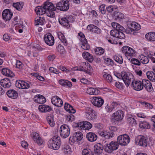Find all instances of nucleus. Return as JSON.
Wrapping results in <instances>:
<instances>
[{
    "instance_id": "obj_1",
    "label": "nucleus",
    "mask_w": 155,
    "mask_h": 155,
    "mask_svg": "<svg viewBox=\"0 0 155 155\" xmlns=\"http://www.w3.org/2000/svg\"><path fill=\"white\" fill-rule=\"evenodd\" d=\"M114 29H116L119 32H125L127 34H132L133 31H138L140 29V26L138 23L134 22L129 21L127 23L126 29L122 26L116 22H113L111 24Z\"/></svg>"
},
{
    "instance_id": "obj_2",
    "label": "nucleus",
    "mask_w": 155,
    "mask_h": 155,
    "mask_svg": "<svg viewBox=\"0 0 155 155\" xmlns=\"http://www.w3.org/2000/svg\"><path fill=\"white\" fill-rule=\"evenodd\" d=\"M61 144L60 137L58 135H55L49 140L48 145V147L51 149L57 150L60 147Z\"/></svg>"
},
{
    "instance_id": "obj_3",
    "label": "nucleus",
    "mask_w": 155,
    "mask_h": 155,
    "mask_svg": "<svg viewBox=\"0 0 155 155\" xmlns=\"http://www.w3.org/2000/svg\"><path fill=\"white\" fill-rule=\"evenodd\" d=\"M84 113L85 118L88 120L94 121L97 119V114L92 108L87 107Z\"/></svg>"
},
{
    "instance_id": "obj_4",
    "label": "nucleus",
    "mask_w": 155,
    "mask_h": 155,
    "mask_svg": "<svg viewBox=\"0 0 155 155\" xmlns=\"http://www.w3.org/2000/svg\"><path fill=\"white\" fill-rule=\"evenodd\" d=\"M124 112L121 110H119L114 113L110 118L111 121L113 123L121 121L124 117Z\"/></svg>"
},
{
    "instance_id": "obj_5",
    "label": "nucleus",
    "mask_w": 155,
    "mask_h": 155,
    "mask_svg": "<svg viewBox=\"0 0 155 155\" xmlns=\"http://www.w3.org/2000/svg\"><path fill=\"white\" fill-rule=\"evenodd\" d=\"M119 144L117 141H113L109 144H106L104 146V149L108 153H111L112 151L117 150L119 147Z\"/></svg>"
},
{
    "instance_id": "obj_6",
    "label": "nucleus",
    "mask_w": 155,
    "mask_h": 155,
    "mask_svg": "<svg viewBox=\"0 0 155 155\" xmlns=\"http://www.w3.org/2000/svg\"><path fill=\"white\" fill-rule=\"evenodd\" d=\"M129 136L127 134L120 135L117 137V142L119 145L124 146L127 145L130 142Z\"/></svg>"
},
{
    "instance_id": "obj_7",
    "label": "nucleus",
    "mask_w": 155,
    "mask_h": 155,
    "mask_svg": "<svg viewBox=\"0 0 155 155\" xmlns=\"http://www.w3.org/2000/svg\"><path fill=\"white\" fill-rule=\"evenodd\" d=\"M121 51L124 54L129 60H130V58L133 57L135 55L134 51V49L127 46H123L121 48Z\"/></svg>"
},
{
    "instance_id": "obj_8",
    "label": "nucleus",
    "mask_w": 155,
    "mask_h": 155,
    "mask_svg": "<svg viewBox=\"0 0 155 155\" xmlns=\"http://www.w3.org/2000/svg\"><path fill=\"white\" fill-rule=\"evenodd\" d=\"M69 8V3L68 0H62L56 4V9L62 11H68Z\"/></svg>"
},
{
    "instance_id": "obj_9",
    "label": "nucleus",
    "mask_w": 155,
    "mask_h": 155,
    "mask_svg": "<svg viewBox=\"0 0 155 155\" xmlns=\"http://www.w3.org/2000/svg\"><path fill=\"white\" fill-rule=\"evenodd\" d=\"M60 133L62 138L67 137L70 134V129L68 126L66 124L62 125L60 128Z\"/></svg>"
},
{
    "instance_id": "obj_10",
    "label": "nucleus",
    "mask_w": 155,
    "mask_h": 155,
    "mask_svg": "<svg viewBox=\"0 0 155 155\" xmlns=\"http://www.w3.org/2000/svg\"><path fill=\"white\" fill-rule=\"evenodd\" d=\"M124 75L123 76L122 80L124 82L126 86L128 87L130 83L133 82L134 80V76L132 74H127L125 72Z\"/></svg>"
},
{
    "instance_id": "obj_11",
    "label": "nucleus",
    "mask_w": 155,
    "mask_h": 155,
    "mask_svg": "<svg viewBox=\"0 0 155 155\" xmlns=\"http://www.w3.org/2000/svg\"><path fill=\"white\" fill-rule=\"evenodd\" d=\"M136 143L140 146L144 147H146L147 146V139L145 137L142 136H139L137 137Z\"/></svg>"
},
{
    "instance_id": "obj_12",
    "label": "nucleus",
    "mask_w": 155,
    "mask_h": 155,
    "mask_svg": "<svg viewBox=\"0 0 155 155\" xmlns=\"http://www.w3.org/2000/svg\"><path fill=\"white\" fill-rule=\"evenodd\" d=\"M110 34L111 36L119 39H124L125 38V36L123 32H119L116 30V29L111 30Z\"/></svg>"
},
{
    "instance_id": "obj_13",
    "label": "nucleus",
    "mask_w": 155,
    "mask_h": 155,
    "mask_svg": "<svg viewBox=\"0 0 155 155\" xmlns=\"http://www.w3.org/2000/svg\"><path fill=\"white\" fill-rule=\"evenodd\" d=\"M13 15V13L11 10L7 9L4 10L2 13L3 19L5 21L10 20Z\"/></svg>"
},
{
    "instance_id": "obj_14",
    "label": "nucleus",
    "mask_w": 155,
    "mask_h": 155,
    "mask_svg": "<svg viewBox=\"0 0 155 155\" xmlns=\"http://www.w3.org/2000/svg\"><path fill=\"white\" fill-rule=\"evenodd\" d=\"M131 86L135 90L140 91L143 88L142 85V81L141 82L140 81H135L132 82Z\"/></svg>"
},
{
    "instance_id": "obj_15",
    "label": "nucleus",
    "mask_w": 155,
    "mask_h": 155,
    "mask_svg": "<svg viewBox=\"0 0 155 155\" xmlns=\"http://www.w3.org/2000/svg\"><path fill=\"white\" fill-rule=\"evenodd\" d=\"M142 85L143 87H144L146 90L149 92L153 91V88L152 87L151 83L148 80L143 79L142 80Z\"/></svg>"
},
{
    "instance_id": "obj_16",
    "label": "nucleus",
    "mask_w": 155,
    "mask_h": 155,
    "mask_svg": "<svg viewBox=\"0 0 155 155\" xmlns=\"http://www.w3.org/2000/svg\"><path fill=\"white\" fill-rule=\"evenodd\" d=\"M51 102L54 105L58 107H61L63 105L62 100L57 96H54L52 97Z\"/></svg>"
},
{
    "instance_id": "obj_17",
    "label": "nucleus",
    "mask_w": 155,
    "mask_h": 155,
    "mask_svg": "<svg viewBox=\"0 0 155 155\" xmlns=\"http://www.w3.org/2000/svg\"><path fill=\"white\" fill-rule=\"evenodd\" d=\"M93 104L95 106L99 107L103 104L104 100L101 97H94L92 101Z\"/></svg>"
},
{
    "instance_id": "obj_18",
    "label": "nucleus",
    "mask_w": 155,
    "mask_h": 155,
    "mask_svg": "<svg viewBox=\"0 0 155 155\" xmlns=\"http://www.w3.org/2000/svg\"><path fill=\"white\" fill-rule=\"evenodd\" d=\"M32 137L34 141L38 145H41L43 143V141L39 134L36 132H34L32 134Z\"/></svg>"
},
{
    "instance_id": "obj_19",
    "label": "nucleus",
    "mask_w": 155,
    "mask_h": 155,
    "mask_svg": "<svg viewBox=\"0 0 155 155\" xmlns=\"http://www.w3.org/2000/svg\"><path fill=\"white\" fill-rule=\"evenodd\" d=\"M0 83L1 85L5 88H9L12 85L11 80L8 78L1 80Z\"/></svg>"
},
{
    "instance_id": "obj_20",
    "label": "nucleus",
    "mask_w": 155,
    "mask_h": 155,
    "mask_svg": "<svg viewBox=\"0 0 155 155\" xmlns=\"http://www.w3.org/2000/svg\"><path fill=\"white\" fill-rule=\"evenodd\" d=\"M43 7L46 10V12L51 10H55L56 7L54 6L52 3L49 2H46L43 4Z\"/></svg>"
},
{
    "instance_id": "obj_21",
    "label": "nucleus",
    "mask_w": 155,
    "mask_h": 155,
    "mask_svg": "<svg viewBox=\"0 0 155 155\" xmlns=\"http://www.w3.org/2000/svg\"><path fill=\"white\" fill-rule=\"evenodd\" d=\"M99 134L104 137L106 139H110L113 137L114 136L115 134L113 133H110L109 131H100L98 132Z\"/></svg>"
},
{
    "instance_id": "obj_22",
    "label": "nucleus",
    "mask_w": 155,
    "mask_h": 155,
    "mask_svg": "<svg viewBox=\"0 0 155 155\" xmlns=\"http://www.w3.org/2000/svg\"><path fill=\"white\" fill-rule=\"evenodd\" d=\"M112 16L115 20L121 21L124 18V15L119 12L115 11L113 13Z\"/></svg>"
},
{
    "instance_id": "obj_23",
    "label": "nucleus",
    "mask_w": 155,
    "mask_h": 155,
    "mask_svg": "<svg viewBox=\"0 0 155 155\" xmlns=\"http://www.w3.org/2000/svg\"><path fill=\"white\" fill-rule=\"evenodd\" d=\"M83 137V135L82 133L80 131L75 132L73 134L72 137H71L69 138V140H71L72 138V139L74 141H80L81 140Z\"/></svg>"
},
{
    "instance_id": "obj_24",
    "label": "nucleus",
    "mask_w": 155,
    "mask_h": 155,
    "mask_svg": "<svg viewBox=\"0 0 155 155\" xmlns=\"http://www.w3.org/2000/svg\"><path fill=\"white\" fill-rule=\"evenodd\" d=\"M8 97L13 99H15L18 96L17 92L14 89H10L6 92Z\"/></svg>"
},
{
    "instance_id": "obj_25",
    "label": "nucleus",
    "mask_w": 155,
    "mask_h": 155,
    "mask_svg": "<svg viewBox=\"0 0 155 155\" xmlns=\"http://www.w3.org/2000/svg\"><path fill=\"white\" fill-rule=\"evenodd\" d=\"M86 138L89 141L93 142L95 141L97 138V135L93 132H89L86 134Z\"/></svg>"
},
{
    "instance_id": "obj_26",
    "label": "nucleus",
    "mask_w": 155,
    "mask_h": 155,
    "mask_svg": "<svg viewBox=\"0 0 155 155\" xmlns=\"http://www.w3.org/2000/svg\"><path fill=\"white\" fill-rule=\"evenodd\" d=\"M2 73L4 75L8 77H13L15 75L13 72L9 69L4 68L2 69Z\"/></svg>"
},
{
    "instance_id": "obj_27",
    "label": "nucleus",
    "mask_w": 155,
    "mask_h": 155,
    "mask_svg": "<svg viewBox=\"0 0 155 155\" xmlns=\"http://www.w3.org/2000/svg\"><path fill=\"white\" fill-rule=\"evenodd\" d=\"M38 109L41 112H47L52 110L51 107L45 104L39 105L38 107Z\"/></svg>"
},
{
    "instance_id": "obj_28",
    "label": "nucleus",
    "mask_w": 155,
    "mask_h": 155,
    "mask_svg": "<svg viewBox=\"0 0 155 155\" xmlns=\"http://www.w3.org/2000/svg\"><path fill=\"white\" fill-rule=\"evenodd\" d=\"M35 98H37V99L36 98L35 99V101L37 103L44 104L45 103L46 101L45 97L43 95L40 94L36 95Z\"/></svg>"
},
{
    "instance_id": "obj_29",
    "label": "nucleus",
    "mask_w": 155,
    "mask_h": 155,
    "mask_svg": "<svg viewBox=\"0 0 155 155\" xmlns=\"http://www.w3.org/2000/svg\"><path fill=\"white\" fill-rule=\"evenodd\" d=\"M62 150L66 155H70L71 153V148L67 144H65L62 146Z\"/></svg>"
},
{
    "instance_id": "obj_30",
    "label": "nucleus",
    "mask_w": 155,
    "mask_h": 155,
    "mask_svg": "<svg viewBox=\"0 0 155 155\" xmlns=\"http://www.w3.org/2000/svg\"><path fill=\"white\" fill-rule=\"evenodd\" d=\"M94 153L96 154L100 155L102 153L103 147L100 143L94 146Z\"/></svg>"
},
{
    "instance_id": "obj_31",
    "label": "nucleus",
    "mask_w": 155,
    "mask_h": 155,
    "mask_svg": "<svg viewBox=\"0 0 155 155\" xmlns=\"http://www.w3.org/2000/svg\"><path fill=\"white\" fill-rule=\"evenodd\" d=\"M35 11L37 15H41L40 16H43L46 13V10L43 7L38 6L35 8Z\"/></svg>"
},
{
    "instance_id": "obj_32",
    "label": "nucleus",
    "mask_w": 155,
    "mask_h": 155,
    "mask_svg": "<svg viewBox=\"0 0 155 155\" xmlns=\"http://www.w3.org/2000/svg\"><path fill=\"white\" fill-rule=\"evenodd\" d=\"M59 84L64 87H71L72 86V83L67 80L64 79H61L59 81Z\"/></svg>"
},
{
    "instance_id": "obj_33",
    "label": "nucleus",
    "mask_w": 155,
    "mask_h": 155,
    "mask_svg": "<svg viewBox=\"0 0 155 155\" xmlns=\"http://www.w3.org/2000/svg\"><path fill=\"white\" fill-rule=\"evenodd\" d=\"M82 55L85 59L88 61L90 62H91L94 60L93 57L92 55L87 52H83Z\"/></svg>"
},
{
    "instance_id": "obj_34",
    "label": "nucleus",
    "mask_w": 155,
    "mask_h": 155,
    "mask_svg": "<svg viewBox=\"0 0 155 155\" xmlns=\"http://www.w3.org/2000/svg\"><path fill=\"white\" fill-rule=\"evenodd\" d=\"M100 91L97 88L89 87L87 88V93L91 95H96L100 93Z\"/></svg>"
},
{
    "instance_id": "obj_35",
    "label": "nucleus",
    "mask_w": 155,
    "mask_h": 155,
    "mask_svg": "<svg viewBox=\"0 0 155 155\" xmlns=\"http://www.w3.org/2000/svg\"><path fill=\"white\" fill-rule=\"evenodd\" d=\"M64 108L67 111L70 113L74 114L76 112V110L74 109L72 106L68 103H65Z\"/></svg>"
},
{
    "instance_id": "obj_36",
    "label": "nucleus",
    "mask_w": 155,
    "mask_h": 155,
    "mask_svg": "<svg viewBox=\"0 0 155 155\" xmlns=\"http://www.w3.org/2000/svg\"><path fill=\"white\" fill-rule=\"evenodd\" d=\"M81 47L85 50H88L90 48V46L87 43V39H80Z\"/></svg>"
},
{
    "instance_id": "obj_37",
    "label": "nucleus",
    "mask_w": 155,
    "mask_h": 155,
    "mask_svg": "<svg viewBox=\"0 0 155 155\" xmlns=\"http://www.w3.org/2000/svg\"><path fill=\"white\" fill-rule=\"evenodd\" d=\"M59 22L62 25L68 28L70 27L69 23L68 22L66 17L59 18L58 19Z\"/></svg>"
},
{
    "instance_id": "obj_38",
    "label": "nucleus",
    "mask_w": 155,
    "mask_h": 155,
    "mask_svg": "<svg viewBox=\"0 0 155 155\" xmlns=\"http://www.w3.org/2000/svg\"><path fill=\"white\" fill-rule=\"evenodd\" d=\"M35 20V25H42L45 23V18L43 16H40L38 18H36Z\"/></svg>"
},
{
    "instance_id": "obj_39",
    "label": "nucleus",
    "mask_w": 155,
    "mask_h": 155,
    "mask_svg": "<svg viewBox=\"0 0 155 155\" xmlns=\"http://www.w3.org/2000/svg\"><path fill=\"white\" fill-rule=\"evenodd\" d=\"M54 116L52 114H50L46 118L47 121L51 127H53L55 125L54 121Z\"/></svg>"
},
{
    "instance_id": "obj_40",
    "label": "nucleus",
    "mask_w": 155,
    "mask_h": 155,
    "mask_svg": "<svg viewBox=\"0 0 155 155\" xmlns=\"http://www.w3.org/2000/svg\"><path fill=\"white\" fill-rule=\"evenodd\" d=\"M147 78L153 82L155 81V73L153 71H149L147 72Z\"/></svg>"
},
{
    "instance_id": "obj_41",
    "label": "nucleus",
    "mask_w": 155,
    "mask_h": 155,
    "mask_svg": "<svg viewBox=\"0 0 155 155\" xmlns=\"http://www.w3.org/2000/svg\"><path fill=\"white\" fill-rule=\"evenodd\" d=\"M139 125L140 128L144 129H150V127L149 123L146 121H140Z\"/></svg>"
},
{
    "instance_id": "obj_42",
    "label": "nucleus",
    "mask_w": 155,
    "mask_h": 155,
    "mask_svg": "<svg viewBox=\"0 0 155 155\" xmlns=\"http://www.w3.org/2000/svg\"><path fill=\"white\" fill-rule=\"evenodd\" d=\"M127 122L132 127H136L137 126L135 119L132 117H129L127 118Z\"/></svg>"
},
{
    "instance_id": "obj_43",
    "label": "nucleus",
    "mask_w": 155,
    "mask_h": 155,
    "mask_svg": "<svg viewBox=\"0 0 155 155\" xmlns=\"http://www.w3.org/2000/svg\"><path fill=\"white\" fill-rule=\"evenodd\" d=\"M84 66H85V67H84L86 69L85 72L89 75H91L93 71V69L92 67L88 63H87V64L85 63L84 65Z\"/></svg>"
},
{
    "instance_id": "obj_44",
    "label": "nucleus",
    "mask_w": 155,
    "mask_h": 155,
    "mask_svg": "<svg viewBox=\"0 0 155 155\" xmlns=\"http://www.w3.org/2000/svg\"><path fill=\"white\" fill-rule=\"evenodd\" d=\"M92 125L89 122L84 121L83 124V129L84 130H88L92 128Z\"/></svg>"
},
{
    "instance_id": "obj_45",
    "label": "nucleus",
    "mask_w": 155,
    "mask_h": 155,
    "mask_svg": "<svg viewBox=\"0 0 155 155\" xmlns=\"http://www.w3.org/2000/svg\"><path fill=\"white\" fill-rule=\"evenodd\" d=\"M22 2H18L15 3H14L13 6L17 10L20 11L23 8V5H22Z\"/></svg>"
},
{
    "instance_id": "obj_46",
    "label": "nucleus",
    "mask_w": 155,
    "mask_h": 155,
    "mask_svg": "<svg viewBox=\"0 0 155 155\" xmlns=\"http://www.w3.org/2000/svg\"><path fill=\"white\" fill-rule=\"evenodd\" d=\"M113 58L115 61L120 64L123 63V59L121 56L120 55H115L113 56Z\"/></svg>"
},
{
    "instance_id": "obj_47",
    "label": "nucleus",
    "mask_w": 155,
    "mask_h": 155,
    "mask_svg": "<svg viewBox=\"0 0 155 155\" xmlns=\"http://www.w3.org/2000/svg\"><path fill=\"white\" fill-rule=\"evenodd\" d=\"M140 63L141 62L143 64H146L149 62L148 58L143 55H141L140 56Z\"/></svg>"
},
{
    "instance_id": "obj_48",
    "label": "nucleus",
    "mask_w": 155,
    "mask_h": 155,
    "mask_svg": "<svg viewBox=\"0 0 155 155\" xmlns=\"http://www.w3.org/2000/svg\"><path fill=\"white\" fill-rule=\"evenodd\" d=\"M104 78L109 83H113V79L111 76L109 74H104L103 76Z\"/></svg>"
},
{
    "instance_id": "obj_49",
    "label": "nucleus",
    "mask_w": 155,
    "mask_h": 155,
    "mask_svg": "<svg viewBox=\"0 0 155 155\" xmlns=\"http://www.w3.org/2000/svg\"><path fill=\"white\" fill-rule=\"evenodd\" d=\"M104 49L101 47H97L95 49V52L97 55H101L104 54Z\"/></svg>"
},
{
    "instance_id": "obj_50",
    "label": "nucleus",
    "mask_w": 155,
    "mask_h": 155,
    "mask_svg": "<svg viewBox=\"0 0 155 155\" xmlns=\"http://www.w3.org/2000/svg\"><path fill=\"white\" fill-rule=\"evenodd\" d=\"M146 39H155V32H150L147 33L145 35Z\"/></svg>"
},
{
    "instance_id": "obj_51",
    "label": "nucleus",
    "mask_w": 155,
    "mask_h": 155,
    "mask_svg": "<svg viewBox=\"0 0 155 155\" xmlns=\"http://www.w3.org/2000/svg\"><path fill=\"white\" fill-rule=\"evenodd\" d=\"M82 155H94V153L90 149H84L82 151Z\"/></svg>"
},
{
    "instance_id": "obj_52",
    "label": "nucleus",
    "mask_w": 155,
    "mask_h": 155,
    "mask_svg": "<svg viewBox=\"0 0 155 155\" xmlns=\"http://www.w3.org/2000/svg\"><path fill=\"white\" fill-rule=\"evenodd\" d=\"M104 63L106 64L113 65H114V61L111 59L109 58H105L104 59Z\"/></svg>"
},
{
    "instance_id": "obj_53",
    "label": "nucleus",
    "mask_w": 155,
    "mask_h": 155,
    "mask_svg": "<svg viewBox=\"0 0 155 155\" xmlns=\"http://www.w3.org/2000/svg\"><path fill=\"white\" fill-rule=\"evenodd\" d=\"M106 5L104 4H102L99 7V10L102 14L106 13Z\"/></svg>"
},
{
    "instance_id": "obj_54",
    "label": "nucleus",
    "mask_w": 155,
    "mask_h": 155,
    "mask_svg": "<svg viewBox=\"0 0 155 155\" xmlns=\"http://www.w3.org/2000/svg\"><path fill=\"white\" fill-rule=\"evenodd\" d=\"M58 51L61 54H64L65 52V50L64 47L61 44H59L57 47Z\"/></svg>"
},
{
    "instance_id": "obj_55",
    "label": "nucleus",
    "mask_w": 155,
    "mask_h": 155,
    "mask_svg": "<svg viewBox=\"0 0 155 155\" xmlns=\"http://www.w3.org/2000/svg\"><path fill=\"white\" fill-rule=\"evenodd\" d=\"M130 62L133 64L138 66L140 65V61L138 59L135 58H132Z\"/></svg>"
},
{
    "instance_id": "obj_56",
    "label": "nucleus",
    "mask_w": 155,
    "mask_h": 155,
    "mask_svg": "<svg viewBox=\"0 0 155 155\" xmlns=\"http://www.w3.org/2000/svg\"><path fill=\"white\" fill-rule=\"evenodd\" d=\"M125 72H122L121 74L117 72L116 71H115L114 72V75L117 77L119 79H122L123 76L124 75V74H125Z\"/></svg>"
},
{
    "instance_id": "obj_57",
    "label": "nucleus",
    "mask_w": 155,
    "mask_h": 155,
    "mask_svg": "<svg viewBox=\"0 0 155 155\" xmlns=\"http://www.w3.org/2000/svg\"><path fill=\"white\" fill-rule=\"evenodd\" d=\"M113 84H115L116 87L118 88L121 89L122 88V84L119 82H116L115 81H114Z\"/></svg>"
},
{
    "instance_id": "obj_58",
    "label": "nucleus",
    "mask_w": 155,
    "mask_h": 155,
    "mask_svg": "<svg viewBox=\"0 0 155 155\" xmlns=\"http://www.w3.org/2000/svg\"><path fill=\"white\" fill-rule=\"evenodd\" d=\"M21 83L22 89H27L29 87V85L28 83L22 81H21Z\"/></svg>"
},
{
    "instance_id": "obj_59",
    "label": "nucleus",
    "mask_w": 155,
    "mask_h": 155,
    "mask_svg": "<svg viewBox=\"0 0 155 155\" xmlns=\"http://www.w3.org/2000/svg\"><path fill=\"white\" fill-rule=\"evenodd\" d=\"M45 42L49 46H52L54 44V39H44Z\"/></svg>"
},
{
    "instance_id": "obj_60",
    "label": "nucleus",
    "mask_w": 155,
    "mask_h": 155,
    "mask_svg": "<svg viewBox=\"0 0 155 155\" xmlns=\"http://www.w3.org/2000/svg\"><path fill=\"white\" fill-rule=\"evenodd\" d=\"M54 11L53 10H50L49 12H47L46 13L47 16L51 18H54L55 16V14L54 12Z\"/></svg>"
},
{
    "instance_id": "obj_61",
    "label": "nucleus",
    "mask_w": 155,
    "mask_h": 155,
    "mask_svg": "<svg viewBox=\"0 0 155 155\" xmlns=\"http://www.w3.org/2000/svg\"><path fill=\"white\" fill-rule=\"evenodd\" d=\"M58 68L61 70L62 71L65 72L66 73H69L71 71L67 69L64 66H59Z\"/></svg>"
},
{
    "instance_id": "obj_62",
    "label": "nucleus",
    "mask_w": 155,
    "mask_h": 155,
    "mask_svg": "<svg viewBox=\"0 0 155 155\" xmlns=\"http://www.w3.org/2000/svg\"><path fill=\"white\" fill-rule=\"evenodd\" d=\"M68 23L72 22L74 21V17L72 15H68L66 17Z\"/></svg>"
},
{
    "instance_id": "obj_63",
    "label": "nucleus",
    "mask_w": 155,
    "mask_h": 155,
    "mask_svg": "<svg viewBox=\"0 0 155 155\" xmlns=\"http://www.w3.org/2000/svg\"><path fill=\"white\" fill-rule=\"evenodd\" d=\"M109 129L110 130V131H109L110 133H113L114 134V133L117 130V128L114 126H111L110 127H109Z\"/></svg>"
},
{
    "instance_id": "obj_64",
    "label": "nucleus",
    "mask_w": 155,
    "mask_h": 155,
    "mask_svg": "<svg viewBox=\"0 0 155 155\" xmlns=\"http://www.w3.org/2000/svg\"><path fill=\"white\" fill-rule=\"evenodd\" d=\"M106 12H108L109 13H111L112 12L114 9V8L113 6L110 5L106 7Z\"/></svg>"
}]
</instances>
